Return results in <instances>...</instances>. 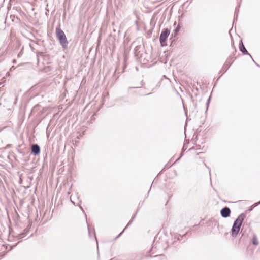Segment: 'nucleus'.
Masks as SVG:
<instances>
[{
  "instance_id": "nucleus-16",
  "label": "nucleus",
  "mask_w": 260,
  "mask_h": 260,
  "mask_svg": "<svg viewBox=\"0 0 260 260\" xmlns=\"http://www.w3.org/2000/svg\"><path fill=\"white\" fill-rule=\"evenodd\" d=\"M158 235H159V234ZM158 235H157L156 237H155L154 241H153V243H154L156 241H157V239L158 238Z\"/></svg>"
},
{
  "instance_id": "nucleus-7",
  "label": "nucleus",
  "mask_w": 260,
  "mask_h": 260,
  "mask_svg": "<svg viewBox=\"0 0 260 260\" xmlns=\"http://www.w3.org/2000/svg\"><path fill=\"white\" fill-rule=\"evenodd\" d=\"M138 210L137 211V212H136V213L135 214V215H134V216L132 218L131 220H130V221L128 223V224H127V225L126 226V227L124 229V230L115 238V239H117L122 234V233L124 232V230L128 227L132 223L133 220L136 217V216L138 213Z\"/></svg>"
},
{
  "instance_id": "nucleus-14",
  "label": "nucleus",
  "mask_w": 260,
  "mask_h": 260,
  "mask_svg": "<svg viewBox=\"0 0 260 260\" xmlns=\"http://www.w3.org/2000/svg\"><path fill=\"white\" fill-rule=\"evenodd\" d=\"M22 53H23V48L21 49V51H20V52L18 54V56L19 57H20L21 56V55L22 54Z\"/></svg>"
},
{
  "instance_id": "nucleus-18",
  "label": "nucleus",
  "mask_w": 260,
  "mask_h": 260,
  "mask_svg": "<svg viewBox=\"0 0 260 260\" xmlns=\"http://www.w3.org/2000/svg\"><path fill=\"white\" fill-rule=\"evenodd\" d=\"M151 33H152V31H149L148 32V35H150L151 34Z\"/></svg>"
},
{
  "instance_id": "nucleus-22",
  "label": "nucleus",
  "mask_w": 260,
  "mask_h": 260,
  "mask_svg": "<svg viewBox=\"0 0 260 260\" xmlns=\"http://www.w3.org/2000/svg\"><path fill=\"white\" fill-rule=\"evenodd\" d=\"M70 198L71 199V197ZM71 201L72 203H73L75 205V203L73 201H72L71 199Z\"/></svg>"
},
{
  "instance_id": "nucleus-19",
  "label": "nucleus",
  "mask_w": 260,
  "mask_h": 260,
  "mask_svg": "<svg viewBox=\"0 0 260 260\" xmlns=\"http://www.w3.org/2000/svg\"><path fill=\"white\" fill-rule=\"evenodd\" d=\"M13 62L14 63H16V60L15 59H14L13 60Z\"/></svg>"
},
{
  "instance_id": "nucleus-12",
  "label": "nucleus",
  "mask_w": 260,
  "mask_h": 260,
  "mask_svg": "<svg viewBox=\"0 0 260 260\" xmlns=\"http://www.w3.org/2000/svg\"><path fill=\"white\" fill-rule=\"evenodd\" d=\"M210 99H211V96H210L209 97V98L207 100V101L206 102V111L207 110V109L208 108V107H209V104H210Z\"/></svg>"
},
{
  "instance_id": "nucleus-10",
  "label": "nucleus",
  "mask_w": 260,
  "mask_h": 260,
  "mask_svg": "<svg viewBox=\"0 0 260 260\" xmlns=\"http://www.w3.org/2000/svg\"><path fill=\"white\" fill-rule=\"evenodd\" d=\"M252 244L255 245H257L258 244V242L257 241L256 236L255 235H253V237L252 239Z\"/></svg>"
},
{
  "instance_id": "nucleus-4",
  "label": "nucleus",
  "mask_w": 260,
  "mask_h": 260,
  "mask_svg": "<svg viewBox=\"0 0 260 260\" xmlns=\"http://www.w3.org/2000/svg\"><path fill=\"white\" fill-rule=\"evenodd\" d=\"M231 212L230 209L228 207H224L220 210L221 216L225 218L230 217Z\"/></svg>"
},
{
  "instance_id": "nucleus-24",
  "label": "nucleus",
  "mask_w": 260,
  "mask_h": 260,
  "mask_svg": "<svg viewBox=\"0 0 260 260\" xmlns=\"http://www.w3.org/2000/svg\"><path fill=\"white\" fill-rule=\"evenodd\" d=\"M93 234H94V236L95 237V232H94L93 233ZM96 238V237H95Z\"/></svg>"
},
{
  "instance_id": "nucleus-21",
  "label": "nucleus",
  "mask_w": 260,
  "mask_h": 260,
  "mask_svg": "<svg viewBox=\"0 0 260 260\" xmlns=\"http://www.w3.org/2000/svg\"><path fill=\"white\" fill-rule=\"evenodd\" d=\"M10 145H11L10 144H8V145H7V146H6V147H7V148H8V147H9L10 146Z\"/></svg>"
},
{
  "instance_id": "nucleus-23",
  "label": "nucleus",
  "mask_w": 260,
  "mask_h": 260,
  "mask_svg": "<svg viewBox=\"0 0 260 260\" xmlns=\"http://www.w3.org/2000/svg\"><path fill=\"white\" fill-rule=\"evenodd\" d=\"M182 156V153L181 154L180 156L179 157V158H178V159H180V157H181Z\"/></svg>"
},
{
  "instance_id": "nucleus-2",
  "label": "nucleus",
  "mask_w": 260,
  "mask_h": 260,
  "mask_svg": "<svg viewBox=\"0 0 260 260\" xmlns=\"http://www.w3.org/2000/svg\"><path fill=\"white\" fill-rule=\"evenodd\" d=\"M56 34L61 46L63 49L67 48L68 42L64 32L59 27H57L56 29Z\"/></svg>"
},
{
  "instance_id": "nucleus-15",
  "label": "nucleus",
  "mask_w": 260,
  "mask_h": 260,
  "mask_svg": "<svg viewBox=\"0 0 260 260\" xmlns=\"http://www.w3.org/2000/svg\"><path fill=\"white\" fill-rule=\"evenodd\" d=\"M22 64H19V66H18L17 67H17H19V66H20L22 65ZM16 67H14V66H12V67H11V70L15 69H16Z\"/></svg>"
},
{
  "instance_id": "nucleus-17",
  "label": "nucleus",
  "mask_w": 260,
  "mask_h": 260,
  "mask_svg": "<svg viewBox=\"0 0 260 260\" xmlns=\"http://www.w3.org/2000/svg\"><path fill=\"white\" fill-rule=\"evenodd\" d=\"M17 98L16 97V98H15V101H14V104H15V105H16V104H17Z\"/></svg>"
},
{
  "instance_id": "nucleus-5",
  "label": "nucleus",
  "mask_w": 260,
  "mask_h": 260,
  "mask_svg": "<svg viewBox=\"0 0 260 260\" xmlns=\"http://www.w3.org/2000/svg\"><path fill=\"white\" fill-rule=\"evenodd\" d=\"M239 50L240 51L242 52L244 55H248L250 56L252 60L254 61V62L258 66V64L254 61L253 59L252 58V56L250 55V54L248 52L247 50L245 48L243 42L242 41H240L239 43Z\"/></svg>"
},
{
  "instance_id": "nucleus-11",
  "label": "nucleus",
  "mask_w": 260,
  "mask_h": 260,
  "mask_svg": "<svg viewBox=\"0 0 260 260\" xmlns=\"http://www.w3.org/2000/svg\"><path fill=\"white\" fill-rule=\"evenodd\" d=\"M238 9L237 8H236L235 9V16H234V22L233 23L235 22V21H236L237 19V17H238Z\"/></svg>"
},
{
  "instance_id": "nucleus-9",
  "label": "nucleus",
  "mask_w": 260,
  "mask_h": 260,
  "mask_svg": "<svg viewBox=\"0 0 260 260\" xmlns=\"http://www.w3.org/2000/svg\"><path fill=\"white\" fill-rule=\"evenodd\" d=\"M180 30V27L178 25L173 31L171 35L172 37H175L178 34V32Z\"/></svg>"
},
{
  "instance_id": "nucleus-25",
  "label": "nucleus",
  "mask_w": 260,
  "mask_h": 260,
  "mask_svg": "<svg viewBox=\"0 0 260 260\" xmlns=\"http://www.w3.org/2000/svg\"><path fill=\"white\" fill-rule=\"evenodd\" d=\"M259 204H260V201L259 202V203H257V204L256 205V206L258 205Z\"/></svg>"
},
{
  "instance_id": "nucleus-3",
  "label": "nucleus",
  "mask_w": 260,
  "mask_h": 260,
  "mask_svg": "<svg viewBox=\"0 0 260 260\" xmlns=\"http://www.w3.org/2000/svg\"><path fill=\"white\" fill-rule=\"evenodd\" d=\"M170 33V31L168 28L164 29L161 31L159 37V41L161 46L164 47L167 45L166 41Z\"/></svg>"
},
{
  "instance_id": "nucleus-20",
  "label": "nucleus",
  "mask_w": 260,
  "mask_h": 260,
  "mask_svg": "<svg viewBox=\"0 0 260 260\" xmlns=\"http://www.w3.org/2000/svg\"><path fill=\"white\" fill-rule=\"evenodd\" d=\"M80 208L83 211V212H84V210H83L82 207L81 206H80Z\"/></svg>"
},
{
  "instance_id": "nucleus-26",
  "label": "nucleus",
  "mask_w": 260,
  "mask_h": 260,
  "mask_svg": "<svg viewBox=\"0 0 260 260\" xmlns=\"http://www.w3.org/2000/svg\"><path fill=\"white\" fill-rule=\"evenodd\" d=\"M150 94H151V93L147 94V95H150Z\"/></svg>"
},
{
  "instance_id": "nucleus-1",
  "label": "nucleus",
  "mask_w": 260,
  "mask_h": 260,
  "mask_svg": "<svg viewBox=\"0 0 260 260\" xmlns=\"http://www.w3.org/2000/svg\"><path fill=\"white\" fill-rule=\"evenodd\" d=\"M245 217V215L242 213L234 221L231 229V235L233 237H236L238 234Z\"/></svg>"
},
{
  "instance_id": "nucleus-8",
  "label": "nucleus",
  "mask_w": 260,
  "mask_h": 260,
  "mask_svg": "<svg viewBox=\"0 0 260 260\" xmlns=\"http://www.w3.org/2000/svg\"><path fill=\"white\" fill-rule=\"evenodd\" d=\"M29 229L30 228L29 227L26 228L24 230L23 233H22L21 234H19L18 235V239H21L24 238L26 237V235L27 234V233L29 232Z\"/></svg>"
},
{
  "instance_id": "nucleus-13",
  "label": "nucleus",
  "mask_w": 260,
  "mask_h": 260,
  "mask_svg": "<svg viewBox=\"0 0 260 260\" xmlns=\"http://www.w3.org/2000/svg\"><path fill=\"white\" fill-rule=\"evenodd\" d=\"M87 226H88V234H89V236L91 237V228H90V226L89 224H88Z\"/></svg>"
},
{
  "instance_id": "nucleus-6",
  "label": "nucleus",
  "mask_w": 260,
  "mask_h": 260,
  "mask_svg": "<svg viewBox=\"0 0 260 260\" xmlns=\"http://www.w3.org/2000/svg\"><path fill=\"white\" fill-rule=\"evenodd\" d=\"M31 152L34 155H38L40 153V147L37 144H35L32 145L31 147Z\"/></svg>"
}]
</instances>
